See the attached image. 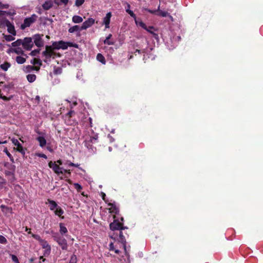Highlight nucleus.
Here are the masks:
<instances>
[{
  "label": "nucleus",
  "mask_w": 263,
  "mask_h": 263,
  "mask_svg": "<svg viewBox=\"0 0 263 263\" xmlns=\"http://www.w3.org/2000/svg\"><path fill=\"white\" fill-rule=\"evenodd\" d=\"M9 7V5L8 4H3L0 2V14L5 12V11H3L2 10L8 9Z\"/></svg>",
  "instance_id": "nucleus-26"
},
{
  "label": "nucleus",
  "mask_w": 263,
  "mask_h": 263,
  "mask_svg": "<svg viewBox=\"0 0 263 263\" xmlns=\"http://www.w3.org/2000/svg\"><path fill=\"white\" fill-rule=\"evenodd\" d=\"M54 212L56 215L61 217V215L64 213V211L60 206H59V207H58L57 209L54 211Z\"/></svg>",
  "instance_id": "nucleus-27"
},
{
  "label": "nucleus",
  "mask_w": 263,
  "mask_h": 263,
  "mask_svg": "<svg viewBox=\"0 0 263 263\" xmlns=\"http://www.w3.org/2000/svg\"><path fill=\"white\" fill-rule=\"evenodd\" d=\"M112 35L111 34H109L105 39V40L104 41V43L105 44H107L108 45H111L114 44V42L112 41H110V39L111 38Z\"/></svg>",
  "instance_id": "nucleus-25"
},
{
  "label": "nucleus",
  "mask_w": 263,
  "mask_h": 263,
  "mask_svg": "<svg viewBox=\"0 0 263 263\" xmlns=\"http://www.w3.org/2000/svg\"><path fill=\"white\" fill-rule=\"evenodd\" d=\"M67 48L66 44L63 41H59L58 42H54L52 46H47L46 49L43 51V54L46 59H50L51 57L54 58L55 53L53 49H65Z\"/></svg>",
  "instance_id": "nucleus-3"
},
{
  "label": "nucleus",
  "mask_w": 263,
  "mask_h": 263,
  "mask_svg": "<svg viewBox=\"0 0 263 263\" xmlns=\"http://www.w3.org/2000/svg\"><path fill=\"white\" fill-rule=\"evenodd\" d=\"M84 0H76L75 5L79 7V6H81L84 3Z\"/></svg>",
  "instance_id": "nucleus-45"
},
{
  "label": "nucleus",
  "mask_w": 263,
  "mask_h": 263,
  "mask_svg": "<svg viewBox=\"0 0 263 263\" xmlns=\"http://www.w3.org/2000/svg\"><path fill=\"white\" fill-rule=\"evenodd\" d=\"M6 26L7 27V30L12 35H16V31L15 30L14 25L11 23L9 21H7L6 23Z\"/></svg>",
  "instance_id": "nucleus-14"
},
{
  "label": "nucleus",
  "mask_w": 263,
  "mask_h": 263,
  "mask_svg": "<svg viewBox=\"0 0 263 263\" xmlns=\"http://www.w3.org/2000/svg\"><path fill=\"white\" fill-rule=\"evenodd\" d=\"M32 68H33V66H32L28 65L26 67V69H27L28 71L30 69H32Z\"/></svg>",
  "instance_id": "nucleus-59"
},
{
  "label": "nucleus",
  "mask_w": 263,
  "mask_h": 263,
  "mask_svg": "<svg viewBox=\"0 0 263 263\" xmlns=\"http://www.w3.org/2000/svg\"><path fill=\"white\" fill-rule=\"evenodd\" d=\"M140 53L141 52L142 53H146V51H145V49H143V50H139V49H137L135 51V53Z\"/></svg>",
  "instance_id": "nucleus-52"
},
{
  "label": "nucleus",
  "mask_w": 263,
  "mask_h": 263,
  "mask_svg": "<svg viewBox=\"0 0 263 263\" xmlns=\"http://www.w3.org/2000/svg\"><path fill=\"white\" fill-rule=\"evenodd\" d=\"M23 43V40L21 39H18L16 40V41L13 42L11 43V45L12 47H19V46L21 45H22Z\"/></svg>",
  "instance_id": "nucleus-29"
},
{
  "label": "nucleus",
  "mask_w": 263,
  "mask_h": 263,
  "mask_svg": "<svg viewBox=\"0 0 263 263\" xmlns=\"http://www.w3.org/2000/svg\"><path fill=\"white\" fill-rule=\"evenodd\" d=\"M170 18V19L172 21H173V17L172 15H171L170 14H169V15L168 16Z\"/></svg>",
  "instance_id": "nucleus-63"
},
{
  "label": "nucleus",
  "mask_w": 263,
  "mask_h": 263,
  "mask_svg": "<svg viewBox=\"0 0 263 263\" xmlns=\"http://www.w3.org/2000/svg\"><path fill=\"white\" fill-rule=\"evenodd\" d=\"M72 20V22L74 23H80L83 22V18L78 15H74Z\"/></svg>",
  "instance_id": "nucleus-22"
},
{
  "label": "nucleus",
  "mask_w": 263,
  "mask_h": 263,
  "mask_svg": "<svg viewBox=\"0 0 263 263\" xmlns=\"http://www.w3.org/2000/svg\"><path fill=\"white\" fill-rule=\"evenodd\" d=\"M82 30H83V29H81V27L78 25H74L68 29V32L69 33H73L74 32H80Z\"/></svg>",
  "instance_id": "nucleus-20"
},
{
  "label": "nucleus",
  "mask_w": 263,
  "mask_h": 263,
  "mask_svg": "<svg viewBox=\"0 0 263 263\" xmlns=\"http://www.w3.org/2000/svg\"><path fill=\"white\" fill-rule=\"evenodd\" d=\"M12 51L18 54H24V51L21 47H16L12 49Z\"/></svg>",
  "instance_id": "nucleus-35"
},
{
  "label": "nucleus",
  "mask_w": 263,
  "mask_h": 263,
  "mask_svg": "<svg viewBox=\"0 0 263 263\" xmlns=\"http://www.w3.org/2000/svg\"><path fill=\"white\" fill-rule=\"evenodd\" d=\"M157 15L162 17H166L169 15V13L166 11L161 10H160V8H159Z\"/></svg>",
  "instance_id": "nucleus-32"
},
{
  "label": "nucleus",
  "mask_w": 263,
  "mask_h": 263,
  "mask_svg": "<svg viewBox=\"0 0 263 263\" xmlns=\"http://www.w3.org/2000/svg\"><path fill=\"white\" fill-rule=\"evenodd\" d=\"M62 69L60 67H54V68L53 73L55 74H61L62 73Z\"/></svg>",
  "instance_id": "nucleus-38"
},
{
  "label": "nucleus",
  "mask_w": 263,
  "mask_h": 263,
  "mask_svg": "<svg viewBox=\"0 0 263 263\" xmlns=\"http://www.w3.org/2000/svg\"><path fill=\"white\" fill-rule=\"evenodd\" d=\"M16 62L19 64H22L26 62V59L21 56H17L16 58Z\"/></svg>",
  "instance_id": "nucleus-33"
},
{
  "label": "nucleus",
  "mask_w": 263,
  "mask_h": 263,
  "mask_svg": "<svg viewBox=\"0 0 263 263\" xmlns=\"http://www.w3.org/2000/svg\"><path fill=\"white\" fill-rule=\"evenodd\" d=\"M60 233L62 235H64L67 233L68 231L64 224L63 223H60Z\"/></svg>",
  "instance_id": "nucleus-21"
},
{
  "label": "nucleus",
  "mask_w": 263,
  "mask_h": 263,
  "mask_svg": "<svg viewBox=\"0 0 263 263\" xmlns=\"http://www.w3.org/2000/svg\"><path fill=\"white\" fill-rule=\"evenodd\" d=\"M97 59L98 61L101 62L103 64H105L106 63L104 57L101 53H98L97 55Z\"/></svg>",
  "instance_id": "nucleus-28"
},
{
  "label": "nucleus",
  "mask_w": 263,
  "mask_h": 263,
  "mask_svg": "<svg viewBox=\"0 0 263 263\" xmlns=\"http://www.w3.org/2000/svg\"><path fill=\"white\" fill-rule=\"evenodd\" d=\"M14 35H4V39L6 41L8 42H10L14 40L15 38L14 37Z\"/></svg>",
  "instance_id": "nucleus-36"
},
{
  "label": "nucleus",
  "mask_w": 263,
  "mask_h": 263,
  "mask_svg": "<svg viewBox=\"0 0 263 263\" xmlns=\"http://www.w3.org/2000/svg\"><path fill=\"white\" fill-rule=\"evenodd\" d=\"M137 25H139L144 29H147L146 25L141 21L137 20L136 17V20H134Z\"/></svg>",
  "instance_id": "nucleus-24"
},
{
  "label": "nucleus",
  "mask_w": 263,
  "mask_h": 263,
  "mask_svg": "<svg viewBox=\"0 0 263 263\" xmlns=\"http://www.w3.org/2000/svg\"><path fill=\"white\" fill-rule=\"evenodd\" d=\"M68 165L69 166H74V167H78L80 165V164H75V163H73L72 162H69L68 163Z\"/></svg>",
  "instance_id": "nucleus-50"
},
{
  "label": "nucleus",
  "mask_w": 263,
  "mask_h": 263,
  "mask_svg": "<svg viewBox=\"0 0 263 263\" xmlns=\"http://www.w3.org/2000/svg\"><path fill=\"white\" fill-rule=\"evenodd\" d=\"M108 205L110 208L108 209L109 213L114 214H118L119 213V209L114 203H109Z\"/></svg>",
  "instance_id": "nucleus-16"
},
{
  "label": "nucleus",
  "mask_w": 263,
  "mask_h": 263,
  "mask_svg": "<svg viewBox=\"0 0 263 263\" xmlns=\"http://www.w3.org/2000/svg\"><path fill=\"white\" fill-rule=\"evenodd\" d=\"M3 152L8 156L9 158L10 161L12 162H14V159L11 154L8 152L7 148L6 147H4Z\"/></svg>",
  "instance_id": "nucleus-34"
},
{
  "label": "nucleus",
  "mask_w": 263,
  "mask_h": 263,
  "mask_svg": "<svg viewBox=\"0 0 263 263\" xmlns=\"http://www.w3.org/2000/svg\"><path fill=\"white\" fill-rule=\"evenodd\" d=\"M36 18V15L35 14L32 15L30 17L26 18L24 21V23L21 26V28L24 29L27 27H29L35 21Z\"/></svg>",
  "instance_id": "nucleus-7"
},
{
  "label": "nucleus",
  "mask_w": 263,
  "mask_h": 263,
  "mask_svg": "<svg viewBox=\"0 0 263 263\" xmlns=\"http://www.w3.org/2000/svg\"><path fill=\"white\" fill-rule=\"evenodd\" d=\"M60 2L61 3L66 5L68 2V0H60Z\"/></svg>",
  "instance_id": "nucleus-55"
},
{
  "label": "nucleus",
  "mask_w": 263,
  "mask_h": 263,
  "mask_svg": "<svg viewBox=\"0 0 263 263\" xmlns=\"http://www.w3.org/2000/svg\"><path fill=\"white\" fill-rule=\"evenodd\" d=\"M1 209L2 211H3V212H4L6 214H7L8 212H10L11 211L9 208L7 207L4 205H1Z\"/></svg>",
  "instance_id": "nucleus-37"
},
{
  "label": "nucleus",
  "mask_w": 263,
  "mask_h": 263,
  "mask_svg": "<svg viewBox=\"0 0 263 263\" xmlns=\"http://www.w3.org/2000/svg\"><path fill=\"white\" fill-rule=\"evenodd\" d=\"M7 143V141L6 140L4 141H0V144H5V143Z\"/></svg>",
  "instance_id": "nucleus-64"
},
{
  "label": "nucleus",
  "mask_w": 263,
  "mask_h": 263,
  "mask_svg": "<svg viewBox=\"0 0 263 263\" xmlns=\"http://www.w3.org/2000/svg\"><path fill=\"white\" fill-rule=\"evenodd\" d=\"M54 240L56 241L63 250L67 249V243L66 240L61 237L54 236Z\"/></svg>",
  "instance_id": "nucleus-10"
},
{
  "label": "nucleus",
  "mask_w": 263,
  "mask_h": 263,
  "mask_svg": "<svg viewBox=\"0 0 263 263\" xmlns=\"http://www.w3.org/2000/svg\"><path fill=\"white\" fill-rule=\"evenodd\" d=\"M27 79L30 83L33 82L36 79V76L34 74H29L27 76Z\"/></svg>",
  "instance_id": "nucleus-30"
},
{
  "label": "nucleus",
  "mask_w": 263,
  "mask_h": 263,
  "mask_svg": "<svg viewBox=\"0 0 263 263\" xmlns=\"http://www.w3.org/2000/svg\"><path fill=\"white\" fill-rule=\"evenodd\" d=\"M31 235H32V236L34 239H35L36 240H37L39 242V243L43 240V239H42L41 238V237L39 235L34 234H31Z\"/></svg>",
  "instance_id": "nucleus-41"
},
{
  "label": "nucleus",
  "mask_w": 263,
  "mask_h": 263,
  "mask_svg": "<svg viewBox=\"0 0 263 263\" xmlns=\"http://www.w3.org/2000/svg\"><path fill=\"white\" fill-rule=\"evenodd\" d=\"M40 50L37 49H35L34 50H32L30 54L32 56H36L40 52Z\"/></svg>",
  "instance_id": "nucleus-44"
},
{
  "label": "nucleus",
  "mask_w": 263,
  "mask_h": 263,
  "mask_svg": "<svg viewBox=\"0 0 263 263\" xmlns=\"http://www.w3.org/2000/svg\"><path fill=\"white\" fill-rule=\"evenodd\" d=\"M12 143L16 146V148H14L15 150L21 153L23 155H24L26 153V149L24 148L22 144L19 142L17 139L12 138L11 139Z\"/></svg>",
  "instance_id": "nucleus-8"
},
{
  "label": "nucleus",
  "mask_w": 263,
  "mask_h": 263,
  "mask_svg": "<svg viewBox=\"0 0 263 263\" xmlns=\"http://www.w3.org/2000/svg\"><path fill=\"white\" fill-rule=\"evenodd\" d=\"M37 102L40 101V97L39 96H36L35 99Z\"/></svg>",
  "instance_id": "nucleus-61"
},
{
  "label": "nucleus",
  "mask_w": 263,
  "mask_h": 263,
  "mask_svg": "<svg viewBox=\"0 0 263 263\" xmlns=\"http://www.w3.org/2000/svg\"><path fill=\"white\" fill-rule=\"evenodd\" d=\"M10 63L7 62H5L4 63L0 65L1 68L5 71H6L8 69V68L10 67Z\"/></svg>",
  "instance_id": "nucleus-23"
},
{
  "label": "nucleus",
  "mask_w": 263,
  "mask_h": 263,
  "mask_svg": "<svg viewBox=\"0 0 263 263\" xmlns=\"http://www.w3.org/2000/svg\"><path fill=\"white\" fill-rule=\"evenodd\" d=\"M54 162H56L59 166L63 165V161L61 160H58Z\"/></svg>",
  "instance_id": "nucleus-53"
},
{
  "label": "nucleus",
  "mask_w": 263,
  "mask_h": 263,
  "mask_svg": "<svg viewBox=\"0 0 263 263\" xmlns=\"http://www.w3.org/2000/svg\"><path fill=\"white\" fill-rule=\"evenodd\" d=\"M98 142V136L94 137L88 136L85 138L84 141V146L87 148L90 153L93 154L96 152V148L93 146V144Z\"/></svg>",
  "instance_id": "nucleus-5"
},
{
  "label": "nucleus",
  "mask_w": 263,
  "mask_h": 263,
  "mask_svg": "<svg viewBox=\"0 0 263 263\" xmlns=\"http://www.w3.org/2000/svg\"><path fill=\"white\" fill-rule=\"evenodd\" d=\"M0 243L2 244H6L7 243L6 238L2 235H0Z\"/></svg>",
  "instance_id": "nucleus-40"
},
{
  "label": "nucleus",
  "mask_w": 263,
  "mask_h": 263,
  "mask_svg": "<svg viewBox=\"0 0 263 263\" xmlns=\"http://www.w3.org/2000/svg\"><path fill=\"white\" fill-rule=\"evenodd\" d=\"M53 6V2L52 1H46L42 5L44 10H47L50 9Z\"/></svg>",
  "instance_id": "nucleus-18"
},
{
  "label": "nucleus",
  "mask_w": 263,
  "mask_h": 263,
  "mask_svg": "<svg viewBox=\"0 0 263 263\" xmlns=\"http://www.w3.org/2000/svg\"><path fill=\"white\" fill-rule=\"evenodd\" d=\"M36 156L40 158H43L44 159H47V156L46 155L42 153H36Z\"/></svg>",
  "instance_id": "nucleus-48"
},
{
  "label": "nucleus",
  "mask_w": 263,
  "mask_h": 263,
  "mask_svg": "<svg viewBox=\"0 0 263 263\" xmlns=\"http://www.w3.org/2000/svg\"><path fill=\"white\" fill-rule=\"evenodd\" d=\"M50 251H51V247H49L47 249H45V250L44 251V255L45 256L49 255V254L50 253Z\"/></svg>",
  "instance_id": "nucleus-42"
},
{
  "label": "nucleus",
  "mask_w": 263,
  "mask_h": 263,
  "mask_svg": "<svg viewBox=\"0 0 263 263\" xmlns=\"http://www.w3.org/2000/svg\"><path fill=\"white\" fill-rule=\"evenodd\" d=\"M11 259H12V261L14 262L20 263L17 257H16V256H15V255L11 254Z\"/></svg>",
  "instance_id": "nucleus-43"
},
{
  "label": "nucleus",
  "mask_w": 263,
  "mask_h": 263,
  "mask_svg": "<svg viewBox=\"0 0 263 263\" xmlns=\"http://www.w3.org/2000/svg\"><path fill=\"white\" fill-rule=\"evenodd\" d=\"M48 166L58 175H61L65 178H68L70 176L71 172L69 170H66L60 166L56 162L51 161L48 163Z\"/></svg>",
  "instance_id": "nucleus-4"
},
{
  "label": "nucleus",
  "mask_w": 263,
  "mask_h": 263,
  "mask_svg": "<svg viewBox=\"0 0 263 263\" xmlns=\"http://www.w3.org/2000/svg\"><path fill=\"white\" fill-rule=\"evenodd\" d=\"M43 36V35L36 34L33 36L34 43L35 45L38 47H41L44 46V41L42 38Z\"/></svg>",
  "instance_id": "nucleus-11"
},
{
  "label": "nucleus",
  "mask_w": 263,
  "mask_h": 263,
  "mask_svg": "<svg viewBox=\"0 0 263 263\" xmlns=\"http://www.w3.org/2000/svg\"><path fill=\"white\" fill-rule=\"evenodd\" d=\"M110 237L114 240V242L110 243L109 245V250L114 251L118 254L120 252L119 249L122 248L124 250L125 255L128 256L129 255V249L126 247V241L122 232H119V235L114 233L110 236Z\"/></svg>",
  "instance_id": "nucleus-1"
},
{
  "label": "nucleus",
  "mask_w": 263,
  "mask_h": 263,
  "mask_svg": "<svg viewBox=\"0 0 263 263\" xmlns=\"http://www.w3.org/2000/svg\"><path fill=\"white\" fill-rule=\"evenodd\" d=\"M73 113V111L71 110L68 112V115H69L70 117H71Z\"/></svg>",
  "instance_id": "nucleus-60"
},
{
  "label": "nucleus",
  "mask_w": 263,
  "mask_h": 263,
  "mask_svg": "<svg viewBox=\"0 0 263 263\" xmlns=\"http://www.w3.org/2000/svg\"><path fill=\"white\" fill-rule=\"evenodd\" d=\"M114 221L111 222L109 224V227L111 230L115 231V230H120V232H121V230H124L125 229H127L126 227L123 226L122 222H120L119 219L116 218L115 215H114ZM121 221H123V218H121Z\"/></svg>",
  "instance_id": "nucleus-6"
},
{
  "label": "nucleus",
  "mask_w": 263,
  "mask_h": 263,
  "mask_svg": "<svg viewBox=\"0 0 263 263\" xmlns=\"http://www.w3.org/2000/svg\"><path fill=\"white\" fill-rule=\"evenodd\" d=\"M111 17V13L108 12L106 16L103 18V24L105 25V28L107 29L109 28V23L110 22V18Z\"/></svg>",
  "instance_id": "nucleus-15"
},
{
  "label": "nucleus",
  "mask_w": 263,
  "mask_h": 263,
  "mask_svg": "<svg viewBox=\"0 0 263 263\" xmlns=\"http://www.w3.org/2000/svg\"><path fill=\"white\" fill-rule=\"evenodd\" d=\"M76 262H77V257H76V256L74 255H73L71 257L69 263H76Z\"/></svg>",
  "instance_id": "nucleus-46"
},
{
  "label": "nucleus",
  "mask_w": 263,
  "mask_h": 263,
  "mask_svg": "<svg viewBox=\"0 0 263 263\" xmlns=\"http://www.w3.org/2000/svg\"><path fill=\"white\" fill-rule=\"evenodd\" d=\"M159 8H160V6L158 7V9L157 10H151L148 9L147 11L152 14H155L157 15V13H158V11L159 10Z\"/></svg>",
  "instance_id": "nucleus-47"
},
{
  "label": "nucleus",
  "mask_w": 263,
  "mask_h": 263,
  "mask_svg": "<svg viewBox=\"0 0 263 263\" xmlns=\"http://www.w3.org/2000/svg\"><path fill=\"white\" fill-rule=\"evenodd\" d=\"M95 20L92 18H89L82 24L81 26V29L85 30L88 28L91 27L95 23Z\"/></svg>",
  "instance_id": "nucleus-13"
},
{
  "label": "nucleus",
  "mask_w": 263,
  "mask_h": 263,
  "mask_svg": "<svg viewBox=\"0 0 263 263\" xmlns=\"http://www.w3.org/2000/svg\"><path fill=\"white\" fill-rule=\"evenodd\" d=\"M40 245L42 247V248L43 249H47V248H48L49 247H51L50 246L48 243V242L46 240H44V239H43L40 242Z\"/></svg>",
  "instance_id": "nucleus-31"
},
{
  "label": "nucleus",
  "mask_w": 263,
  "mask_h": 263,
  "mask_svg": "<svg viewBox=\"0 0 263 263\" xmlns=\"http://www.w3.org/2000/svg\"><path fill=\"white\" fill-rule=\"evenodd\" d=\"M47 203L49 204V209L51 211H54L58 207H59V205L54 201L50 199L47 200Z\"/></svg>",
  "instance_id": "nucleus-17"
},
{
  "label": "nucleus",
  "mask_w": 263,
  "mask_h": 263,
  "mask_svg": "<svg viewBox=\"0 0 263 263\" xmlns=\"http://www.w3.org/2000/svg\"><path fill=\"white\" fill-rule=\"evenodd\" d=\"M153 29H154V27L153 26H149L148 27H147V29H145V30L146 31H147L148 32H149L150 33H152V32H153V31L152 30Z\"/></svg>",
  "instance_id": "nucleus-51"
},
{
  "label": "nucleus",
  "mask_w": 263,
  "mask_h": 263,
  "mask_svg": "<svg viewBox=\"0 0 263 263\" xmlns=\"http://www.w3.org/2000/svg\"><path fill=\"white\" fill-rule=\"evenodd\" d=\"M45 260V258H43V256H41L40 257V261L39 262L40 263H42V262L43 261H44Z\"/></svg>",
  "instance_id": "nucleus-56"
},
{
  "label": "nucleus",
  "mask_w": 263,
  "mask_h": 263,
  "mask_svg": "<svg viewBox=\"0 0 263 263\" xmlns=\"http://www.w3.org/2000/svg\"><path fill=\"white\" fill-rule=\"evenodd\" d=\"M126 6L125 7V11L126 12L130 15L131 17H132L134 20H136V15L134 14L133 11L130 10V5L126 3Z\"/></svg>",
  "instance_id": "nucleus-19"
},
{
  "label": "nucleus",
  "mask_w": 263,
  "mask_h": 263,
  "mask_svg": "<svg viewBox=\"0 0 263 263\" xmlns=\"http://www.w3.org/2000/svg\"><path fill=\"white\" fill-rule=\"evenodd\" d=\"M73 185L78 192H80L82 189V186L78 183H73Z\"/></svg>",
  "instance_id": "nucleus-39"
},
{
  "label": "nucleus",
  "mask_w": 263,
  "mask_h": 263,
  "mask_svg": "<svg viewBox=\"0 0 263 263\" xmlns=\"http://www.w3.org/2000/svg\"><path fill=\"white\" fill-rule=\"evenodd\" d=\"M152 35L153 36V37L156 40H158L159 39V36L158 35V34L155 33L154 31L152 32Z\"/></svg>",
  "instance_id": "nucleus-49"
},
{
  "label": "nucleus",
  "mask_w": 263,
  "mask_h": 263,
  "mask_svg": "<svg viewBox=\"0 0 263 263\" xmlns=\"http://www.w3.org/2000/svg\"><path fill=\"white\" fill-rule=\"evenodd\" d=\"M25 231L28 232L29 234H31V230L28 229V228H26L25 229Z\"/></svg>",
  "instance_id": "nucleus-57"
},
{
  "label": "nucleus",
  "mask_w": 263,
  "mask_h": 263,
  "mask_svg": "<svg viewBox=\"0 0 263 263\" xmlns=\"http://www.w3.org/2000/svg\"><path fill=\"white\" fill-rule=\"evenodd\" d=\"M22 45L23 48L26 50H30L33 46V43L31 37H25L23 40Z\"/></svg>",
  "instance_id": "nucleus-9"
},
{
  "label": "nucleus",
  "mask_w": 263,
  "mask_h": 263,
  "mask_svg": "<svg viewBox=\"0 0 263 263\" xmlns=\"http://www.w3.org/2000/svg\"><path fill=\"white\" fill-rule=\"evenodd\" d=\"M67 48L66 44L63 41H59L58 42H54L52 46H47L46 49L43 51V54L46 59H50L51 57L54 58L55 53L53 49H65Z\"/></svg>",
  "instance_id": "nucleus-2"
},
{
  "label": "nucleus",
  "mask_w": 263,
  "mask_h": 263,
  "mask_svg": "<svg viewBox=\"0 0 263 263\" xmlns=\"http://www.w3.org/2000/svg\"><path fill=\"white\" fill-rule=\"evenodd\" d=\"M47 150H48V151H49L50 152H53V149H52V148L51 147H50V146H47Z\"/></svg>",
  "instance_id": "nucleus-58"
},
{
  "label": "nucleus",
  "mask_w": 263,
  "mask_h": 263,
  "mask_svg": "<svg viewBox=\"0 0 263 263\" xmlns=\"http://www.w3.org/2000/svg\"><path fill=\"white\" fill-rule=\"evenodd\" d=\"M36 140L39 142L41 147L44 148L47 144V140L43 133H40V135L36 138Z\"/></svg>",
  "instance_id": "nucleus-12"
},
{
  "label": "nucleus",
  "mask_w": 263,
  "mask_h": 263,
  "mask_svg": "<svg viewBox=\"0 0 263 263\" xmlns=\"http://www.w3.org/2000/svg\"><path fill=\"white\" fill-rule=\"evenodd\" d=\"M108 138H109L110 142H113L114 141V139L110 135H108Z\"/></svg>",
  "instance_id": "nucleus-54"
},
{
  "label": "nucleus",
  "mask_w": 263,
  "mask_h": 263,
  "mask_svg": "<svg viewBox=\"0 0 263 263\" xmlns=\"http://www.w3.org/2000/svg\"><path fill=\"white\" fill-rule=\"evenodd\" d=\"M101 194H102V197L103 199L105 200V193H102Z\"/></svg>",
  "instance_id": "nucleus-62"
}]
</instances>
